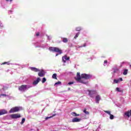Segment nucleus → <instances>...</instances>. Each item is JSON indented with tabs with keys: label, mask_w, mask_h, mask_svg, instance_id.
I'll return each mask as SVG.
<instances>
[{
	"label": "nucleus",
	"mask_w": 131,
	"mask_h": 131,
	"mask_svg": "<svg viewBox=\"0 0 131 131\" xmlns=\"http://www.w3.org/2000/svg\"><path fill=\"white\" fill-rule=\"evenodd\" d=\"M11 118L13 119H17V118H20L21 117V115L18 114H13L11 115Z\"/></svg>",
	"instance_id": "nucleus-7"
},
{
	"label": "nucleus",
	"mask_w": 131,
	"mask_h": 131,
	"mask_svg": "<svg viewBox=\"0 0 131 131\" xmlns=\"http://www.w3.org/2000/svg\"><path fill=\"white\" fill-rule=\"evenodd\" d=\"M119 80V81H122L123 80L122 79V78H120Z\"/></svg>",
	"instance_id": "nucleus-37"
},
{
	"label": "nucleus",
	"mask_w": 131,
	"mask_h": 131,
	"mask_svg": "<svg viewBox=\"0 0 131 131\" xmlns=\"http://www.w3.org/2000/svg\"><path fill=\"white\" fill-rule=\"evenodd\" d=\"M7 64V65H10V62H4L1 64V65H6Z\"/></svg>",
	"instance_id": "nucleus-22"
},
{
	"label": "nucleus",
	"mask_w": 131,
	"mask_h": 131,
	"mask_svg": "<svg viewBox=\"0 0 131 131\" xmlns=\"http://www.w3.org/2000/svg\"><path fill=\"white\" fill-rule=\"evenodd\" d=\"M6 2H10V3H12L13 2V0H6Z\"/></svg>",
	"instance_id": "nucleus-36"
},
{
	"label": "nucleus",
	"mask_w": 131,
	"mask_h": 131,
	"mask_svg": "<svg viewBox=\"0 0 131 131\" xmlns=\"http://www.w3.org/2000/svg\"><path fill=\"white\" fill-rule=\"evenodd\" d=\"M83 47H86V43H85L83 46H80L79 48H82Z\"/></svg>",
	"instance_id": "nucleus-32"
},
{
	"label": "nucleus",
	"mask_w": 131,
	"mask_h": 131,
	"mask_svg": "<svg viewBox=\"0 0 131 131\" xmlns=\"http://www.w3.org/2000/svg\"><path fill=\"white\" fill-rule=\"evenodd\" d=\"M108 63V61L107 60H104V64H107Z\"/></svg>",
	"instance_id": "nucleus-35"
},
{
	"label": "nucleus",
	"mask_w": 131,
	"mask_h": 131,
	"mask_svg": "<svg viewBox=\"0 0 131 131\" xmlns=\"http://www.w3.org/2000/svg\"><path fill=\"white\" fill-rule=\"evenodd\" d=\"M73 83H74V82H70L68 83V85H71V84H73Z\"/></svg>",
	"instance_id": "nucleus-31"
},
{
	"label": "nucleus",
	"mask_w": 131,
	"mask_h": 131,
	"mask_svg": "<svg viewBox=\"0 0 131 131\" xmlns=\"http://www.w3.org/2000/svg\"><path fill=\"white\" fill-rule=\"evenodd\" d=\"M89 95L91 98H94V95L97 93V91L95 90H88Z\"/></svg>",
	"instance_id": "nucleus-4"
},
{
	"label": "nucleus",
	"mask_w": 131,
	"mask_h": 131,
	"mask_svg": "<svg viewBox=\"0 0 131 131\" xmlns=\"http://www.w3.org/2000/svg\"><path fill=\"white\" fill-rule=\"evenodd\" d=\"M39 81H40V78H37L36 80L33 81V84H34V85H36V84H37Z\"/></svg>",
	"instance_id": "nucleus-12"
},
{
	"label": "nucleus",
	"mask_w": 131,
	"mask_h": 131,
	"mask_svg": "<svg viewBox=\"0 0 131 131\" xmlns=\"http://www.w3.org/2000/svg\"><path fill=\"white\" fill-rule=\"evenodd\" d=\"M113 70H114L113 73H116V72H117V71H118L119 70L117 68H114Z\"/></svg>",
	"instance_id": "nucleus-19"
},
{
	"label": "nucleus",
	"mask_w": 131,
	"mask_h": 131,
	"mask_svg": "<svg viewBox=\"0 0 131 131\" xmlns=\"http://www.w3.org/2000/svg\"><path fill=\"white\" fill-rule=\"evenodd\" d=\"M101 100V96L100 95H97L96 96V103L99 104V102Z\"/></svg>",
	"instance_id": "nucleus-9"
},
{
	"label": "nucleus",
	"mask_w": 131,
	"mask_h": 131,
	"mask_svg": "<svg viewBox=\"0 0 131 131\" xmlns=\"http://www.w3.org/2000/svg\"><path fill=\"white\" fill-rule=\"evenodd\" d=\"M81 119L78 118L77 117L74 118L72 119V122H79Z\"/></svg>",
	"instance_id": "nucleus-11"
},
{
	"label": "nucleus",
	"mask_w": 131,
	"mask_h": 131,
	"mask_svg": "<svg viewBox=\"0 0 131 131\" xmlns=\"http://www.w3.org/2000/svg\"><path fill=\"white\" fill-rule=\"evenodd\" d=\"M20 110V108L18 107H15L13 108H12L9 112L10 113H14L15 112H18Z\"/></svg>",
	"instance_id": "nucleus-6"
},
{
	"label": "nucleus",
	"mask_w": 131,
	"mask_h": 131,
	"mask_svg": "<svg viewBox=\"0 0 131 131\" xmlns=\"http://www.w3.org/2000/svg\"><path fill=\"white\" fill-rule=\"evenodd\" d=\"M116 90L117 92H121V90L119 88H117Z\"/></svg>",
	"instance_id": "nucleus-29"
},
{
	"label": "nucleus",
	"mask_w": 131,
	"mask_h": 131,
	"mask_svg": "<svg viewBox=\"0 0 131 131\" xmlns=\"http://www.w3.org/2000/svg\"><path fill=\"white\" fill-rule=\"evenodd\" d=\"M38 73V76H40V77H43L44 75H46V72L43 70H39Z\"/></svg>",
	"instance_id": "nucleus-5"
},
{
	"label": "nucleus",
	"mask_w": 131,
	"mask_h": 131,
	"mask_svg": "<svg viewBox=\"0 0 131 131\" xmlns=\"http://www.w3.org/2000/svg\"><path fill=\"white\" fill-rule=\"evenodd\" d=\"M57 115V114H53L52 116H50V117H47L46 118V119H50V118H52V117H54V116H56Z\"/></svg>",
	"instance_id": "nucleus-16"
},
{
	"label": "nucleus",
	"mask_w": 131,
	"mask_h": 131,
	"mask_svg": "<svg viewBox=\"0 0 131 131\" xmlns=\"http://www.w3.org/2000/svg\"><path fill=\"white\" fill-rule=\"evenodd\" d=\"M78 36H79V33L76 34V35L74 36L75 39H76V38H77L78 37Z\"/></svg>",
	"instance_id": "nucleus-25"
},
{
	"label": "nucleus",
	"mask_w": 131,
	"mask_h": 131,
	"mask_svg": "<svg viewBox=\"0 0 131 131\" xmlns=\"http://www.w3.org/2000/svg\"><path fill=\"white\" fill-rule=\"evenodd\" d=\"M57 84H61V81H58L55 83V85H57Z\"/></svg>",
	"instance_id": "nucleus-30"
},
{
	"label": "nucleus",
	"mask_w": 131,
	"mask_h": 131,
	"mask_svg": "<svg viewBox=\"0 0 131 131\" xmlns=\"http://www.w3.org/2000/svg\"><path fill=\"white\" fill-rule=\"evenodd\" d=\"M110 119H114V116L113 115H112V114H110Z\"/></svg>",
	"instance_id": "nucleus-23"
},
{
	"label": "nucleus",
	"mask_w": 131,
	"mask_h": 131,
	"mask_svg": "<svg viewBox=\"0 0 131 131\" xmlns=\"http://www.w3.org/2000/svg\"><path fill=\"white\" fill-rule=\"evenodd\" d=\"M66 59V60H64ZM70 59V57L67 56V55H65L64 57H62V61H63V63H66V60L68 61Z\"/></svg>",
	"instance_id": "nucleus-8"
},
{
	"label": "nucleus",
	"mask_w": 131,
	"mask_h": 131,
	"mask_svg": "<svg viewBox=\"0 0 131 131\" xmlns=\"http://www.w3.org/2000/svg\"><path fill=\"white\" fill-rule=\"evenodd\" d=\"M31 86L28 85H22L18 87V90L20 92H25V91H27V90H28V89H30Z\"/></svg>",
	"instance_id": "nucleus-3"
},
{
	"label": "nucleus",
	"mask_w": 131,
	"mask_h": 131,
	"mask_svg": "<svg viewBox=\"0 0 131 131\" xmlns=\"http://www.w3.org/2000/svg\"><path fill=\"white\" fill-rule=\"evenodd\" d=\"M82 28L80 27H78L76 28V31H80L81 30Z\"/></svg>",
	"instance_id": "nucleus-21"
},
{
	"label": "nucleus",
	"mask_w": 131,
	"mask_h": 131,
	"mask_svg": "<svg viewBox=\"0 0 131 131\" xmlns=\"http://www.w3.org/2000/svg\"><path fill=\"white\" fill-rule=\"evenodd\" d=\"M57 56H58V54L56 55V57H57Z\"/></svg>",
	"instance_id": "nucleus-38"
},
{
	"label": "nucleus",
	"mask_w": 131,
	"mask_h": 131,
	"mask_svg": "<svg viewBox=\"0 0 131 131\" xmlns=\"http://www.w3.org/2000/svg\"><path fill=\"white\" fill-rule=\"evenodd\" d=\"M0 96H3V97H7V95L6 94H1Z\"/></svg>",
	"instance_id": "nucleus-34"
},
{
	"label": "nucleus",
	"mask_w": 131,
	"mask_h": 131,
	"mask_svg": "<svg viewBox=\"0 0 131 131\" xmlns=\"http://www.w3.org/2000/svg\"><path fill=\"white\" fill-rule=\"evenodd\" d=\"M39 34H40V33H39V32H37V33H36V36H39Z\"/></svg>",
	"instance_id": "nucleus-33"
},
{
	"label": "nucleus",
	"mask_w": 131,
	"mask_h": 131,
	"mask_svg": "<svg viewBox=\"0 0 131 131\" xmlns=\"http://www.w3.org/2000/svg\"><path fill=\"white\" fill-rule=\"evenodd\" d=\"M71 115H72V116H79V114H77L75 112L72 113Z\"/></svg>",
	"instance_id": "nucleus-15"
},
{
	"label": "nucleus",
	"mask_w": 131,
	"mask_h": 131,
	"mask_svg": "<svg viewBox=\"0 0 131 131\" xmlns=\"http://www.w3.org/2000/svg\"><path fill=\"white\" fill-rule=\"evenodd\" d=\"M114 82H115V83H118V82H119V79H115L114 80Z\"/></svg>",
	"instance_id": "nucleus-27"
},
{
	"label": "nucleus",
	"mask_w": 131,
	"mask_h": 131,
	"mask_svg": "<svg viewBox=\"0 0 131 131\" xmlns=\"http://www.w3.org/2000/svg\"><path fill=\"white\" fill-rule=\"evenodd\" d=\"M128 71V70L127 69L124 70V72L123 73V75H126V74H127Z\"/></svg>",
	"instance_id": "nucleus-17"
},
{
	"label": "nucleus",
	"mask_w": 131,
	"mask_h": 131,
	"mask_svg": "<svg viewBox=\"0 0 131 131\" xmlns=\"http://www.w3.org/2000/svg\"><path fill=\"white\" fill-rule=\"evenodd\" d=\"M8 113V112L6 110H0V116L1 115H4L5 114H7Z\"/></svg>",
	"instance_id": "nucleus-10"
},
{
	"label": "nucleus",
	"mask_w": 131,
	"mask_h": 131,
	"mask_svg": "<svg viewBox=\"0 0 131 131\" xmlns=\"http://www.w3.org/2000/svg\"><path fill=\"white\" fill-rule=\"evenodd\" d=\"M63 42H68V39L67 38H62Z\"/></svg>",
	"instance_id": "nucleus-18"
},
{
	"label": "nucleus",
	"mask_w": 131,
	"mask_h": 131,
	"mask_svg": "<svg viewBox=\"0 0 131 131\" xmlns=\"http://www.w3.org/2000/svg\"><path fill=\"white\" fill-rule=\"evenodd\" d=\"M83 112H84L86 115H89V114H90V112L86 111V108H84L83 111Z\"/></svg>",
	"instance_id": "nucleus-14"
},
{
	"label": "nucleus",
	"mask_w": 131,
	"mask_h": 131,
	"mask_svg": "<svg viewBox=\"0 0 131 131\" xmlns=\"http://www.w3.org/2000/svg\"><path fill=\"white\" fill-rule=\"evenodd\" d=\"M45 81H47V79H46V78H43L42 80V83H45Z\"/></svg>",
	"instance_id": "nucleus-26"
},
{
	"label": "nucleus",
	"mask_w": 131,
	"mask_h": 131,
	"mask_svg": "<svg viewBox=\"0 0 131 131\" xmlns=\"http://www.w3.org/2000/svg\"><path fill=\"white\" fill-rule=\"evenodd\" d=\"M52 78H53L54 79H57V74H54L52 75Z\"/></svg>",
	"instance_id": "nucleus-20"
},
{
	"label": "nucleus",
	"mask_w": 131,
	"mask_h": 131,
	"mask_svg": "<svg viewBox=\"0 0 131 131\" xmlns=\"http://www.w3.org/2000/svg\"><path fill=\"white\" fill-rule=\"evenodd\" d=\"M25 122V118H23L21 120V122L20 123L21 124H23Z\"/></svg>",
	"instance_id": "nucleus-24"
},
{
	"label": "nucleus",
	"mask_w": 131,
	"mask_h": 131,
	"mask_svg": "<svg viewBox=\"0 0 131 131\" xmlns=\"http://www.w3.org/2000/svg\"><path fill=\"white\" fill-rule=\"evenodd\" d=\"M90 78H92L91 75L82 74L80 76V73H77V77L75 78V79L76 81H78V82H80L81 83H84V84H85L86 82L83 81L82 79H90Z\"/></svg>",
	"instance_id": "nucleus-1"
},
{
	"label": "nucleus",
	"mask_w": 131,
	"mask_h": 131,
	"mask_svg": "<svg viewBox=\"0 0 131 131\" xmlns=\"http://www.w3.org/2000/svg\"><path fill=\"white\" fill-rule=\"evenodd\" d=\"M49 51H50V52L58 53V54H59L60 55L63 53V52H62V50L60 49L59 48L50 47H49Z\"/></svg>",
	"instance_id": "nucleus-2"
},
{
	"label": "nucleus",
	"mask_w": 131,
	"mask_h": 131,
	"mask_svg": "<svg viewBox=\"0 0 131 131\" xmlns=\"http://www.w3.org/2000/svg\"><path fill=\"white\" fill-rule=\"evenodd\" d=\"M31 70H32V71H34V72H38V71H39L38 69L33 67L31 68Z\"/></svg>",
	"instance_id": "nucleus-13"
},
{
	"label": "nucleus",
	"mask_w": 131,
	"mask_h": 131,
	"mask_svg": "<svg viewBox=\"0 0 131 131\" xmlns=\"http://www.w3.org/2000/svg\"><path fill=\"white\" fill-rule=\"evenodd\" d=\"M104 112L106 113L107 114H108V115H110L111 114V112L108 111H104Z\"/></svg>",
	"instance_id": "nucleus-28"
},
{
	"label": "nucleus",
	"mask_w": 131,
	"mask_h": 131,
	"mask_svg": "<svg viewBox=\"0 0 131 131\" xmlns=\"http://www.w3.org/2000/svg\"><path fill=\"white\" fill-rule=\"evenodd\" d=\"M48 39H50V37H48Z\"/></svg>",
	"instance_id": "nucleus-39"
}]
</instances>
